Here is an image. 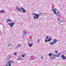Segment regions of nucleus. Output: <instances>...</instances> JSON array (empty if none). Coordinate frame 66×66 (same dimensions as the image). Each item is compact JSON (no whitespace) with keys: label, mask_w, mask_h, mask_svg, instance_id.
<instances>
[{"label":"nucleus","mask_w":66,"mask_h":66,"mask_svg":"<svg viewBox=\"0 0 66 66\" xmlns=\"http://www.w3.org/2000/svg\"><path fill=\"white\" fill-rule=\"evenodd\" d=\"M34 15L35 16H34V19H38L39 17V14H36L34 13Z\"/></svg>","instance_id":"nucleus-1"},{"label":"nucleus","mask_w":66,"mask_h":66,"mask_svg":"<svg viewBox=\"0 0 66 66\" xmlns=\"http://www.w3.org/2000/svg\"><path fill=\"white\" fill-rule=\"evenodd\" d=\"M15 23L13 22L12 23H9L8 24V25H9L11 27H13V26H14V25Z\"/></svg>","instance_id":"nucleus-2"},{"label":"nucleus","mask_w":66,"mask_h":66,"mask_svg":"<svg viewBox=\"0 0 66 66\" xmlns=\"http://www.w3.org/2000/svg\"><path fill=\"white\" fill-rule=\"evenodd\" d=\"M52 11H53V12H54V14H57V13L56 12V11H55L57 10V9H56V8H55L54 9H52Z\"/></svg>","instance_id":"nucleus-3"},{"label":"nucleus","mask_w":66,"mask_h":66,"mask_svg":"<svg viewBox=\"0 0 66 66\" xmlns=\"http://www.w3.org/2000/svg\"><path fill=\"white\" fill-rule=\"evenodd\" d=\"M53 42L54 44H55V43H56L57 42V40L55 39L53 40Z\"/></svg>","instance_id":"nucleus-4"},{"label":"nucleus","mask_w":66,"mask_h":66,"mask_svg":"<svg viewBox=\"0 0 66 66\" xmlns=\"http://www.w3.org/2000/svg\"><path fill=\"white\" fill-rule=\"evenodd\" d=\"M21 9L22 10V12L23 13H25L26 12V10H24L23 8L22 7H21Z\"/></svg>","instance_id":"nucleus-5"},{"label":"nucleus","mask_w":66,"mask_h":66,"mask_svg":"<svg viewBox=\"0 0 66 66\" xmlns=\"http://www.w3.org/2000/svg\"><path fill=\"white\" fill-rule=\"evenodd\" d=\"M6 21L7 22H11L12 21V20L10 19H7L6 20Z\"/></svg>","instance_id":"nucleus-6"},{"label":"nucleus","mask_w":66,"mask_h":66,"mask_svg":"<svg viewBox=\"0 0 66 66\" xmlns=\"http://www.w3.org/2000/svg\"><path fill=\"white\" fill-rule=\"evenodd\" d=\"M60 55V53H58L56 55V57H59Z\"/></svg>","instance_id":"nucleus-7"},{"label":"nucleus","mask_w":66,"mask_h":66,"mask_svg":"<svg viewBox=\"0 0 66 66\" xmlns=\"http://www.w3.org/2000/svg\"><path fill=\"white\" fill-rule=\"evenodd\" d=\"M17 9L18 11H20V12H21V10L19 8L17 7Z\"/></svg>","instance_id":"nucleus-8"},{"label":"nucleus","mask_w":66,"mask_h":66,"mask_svg":"<svg viewBox=\"0 0 66 66\" xmlns=\"http://www.w3.org/2000/svg\"><path fill=\"white\" fill-rule=\"evenodd\" d=\"M61 57L63 59V60H65V57H64V56L63 55H62L61 56Z\"/></svg>","instance_id":"nucleus-9"},{"label":"nucleus","mask_w":66,"mask_h":66,"mask_svg":"<svg viewBox=\"0 0 66 66\" xmlns=\"http://www.w3.org/2000/svg\"><path fill=\"white\" fill-rule=\"evenodd\" d=\"M32 45H33V44L32 43H31L29 45V46L30 47H31L32 46Z\"/></svg>","instance_id":"nucleus-10"},{"label":"nucleus","mask_w":66,"mask_h":66,"mask_svg":"<svg viewBox=\"0 0 66 66\" xmlns=\"http://www.w3.org/2000/svg\"><path fill=\"white\" fill-rule=\"evenodd\" d=\"M2 12V13H4L5 12V11L4 10H1L0 11V13Z\"/></svg>","instance_id":"nucleus-11"},{"label":"nucleus","mask_w":66,"mask_h":66,"mask_svg":"<svg viewBox=\"0 0 66 66\" xmlns=\"http://www.w3.org/2000/svg\"><path fill=\"white\" fill-rule=\"evenodd\" d=\"M52 54L51 53H50L49 54H48V56L50 57L51 56V55H52Z\"/></svg>","instance_id":"nucleus-12"},{"label":"nucleus","mask_w":66,"mask_h":66,"mask_svg":"<svg viewBox=\"0 0 66 66\" xmlns=\"http://www.w3.org/2000/svg\"><path fill=\"white\" fill-rule=\"evenodd\" d=\"M45 38L46 39H48L49 38V36H46L45 37Z\"/></svg>","instance_id":"nucleus-13"},{"label":"nucleus","mask_w":66,"mask_h":66,"mask_svg":"<svg viewBox=\"0 0 66 66\" xmlns=\"http://www.w3.org/2000/svg\"><path fill=\"white\" fill-rule=\"evenodd\" d=\"M51 38H50L48 40V42H50V41H51Z\"/></svg>","instance_id":"nucleus-14"},{"label":"nucleus","mask_w":66,"mask_h":66,"mask_svg":"<svg viewBox=\"0 0 66 66\" xmlns=\"http://www.w3.org/2000/svg\"><path fill=\"white\" fill-rule=\"evenodd\" d=\"M53 43H53V42H51L50 43V44L51 45H53Z\"/></svg>","instance_id":"nucleus-15"},{"label":"nucleus","mask_w":66,"mask_h":66,"mask_svg":"<svg viewBox=\"0 0 66 66\" xmlns=\"http://www.w3.org/2000/svg\"><path fill=\"white\" fill-rule=\"evenodd\" d=\"M14 55H17V53L16 52L14 53Z\"/></svg>","instance_id":"nucleus-16"},{"label":"nucleus","mask_w":66,"mask_h":66,"mask_svg":"<svg viewBox=\"0 0 66 66\" xmlns=\"http://www.w3.org/2000/svg\"><path fill=\"white\" fill-rule=\"evenodd\" d=\"M22 57H24V56H25V55L24 54H22Z\"/></svg>","instance_id":"nucleus-17"},{"label":"nucleus","mask_w":66,"mask_h":66,"mask_svg":"<svg viewBox=\"0 0 66 66\" xmlns=\"http://www.w3.org/2000/svg\"><path fill=\"white\" fill-rule=\"evenodd\" d=\"M53 56L54 57H56V55H55V54H54L53 55Z\"/></svg>","instance_id":"nucleus-18"},{"label":"nucleus","mask_w":66,"mask_h":66,"mask_svg":"<svg viewBox=\"0 0 66 66\" xmlns=\"http://www.w3.org/2000/svg\"><path fill=\"white\" fill-rule=\"evenodd\" d=\"M56 15H57V16H60V17H61V15H60V14H57Z\"/></svg>","instance_id":"nucleus-19"},{"label":"nucleus","mask_w":66,"mask_h":66,"mask_svg":"<svg viewBox=\"0 0 66 66\" xmlns=\"http://www.w3.org/2000/svg\"><path fill=\"white\" fill-rule=\"evenodd\" d=\"M40 41V40H39V39H38V41H37V42L38 43H39V41Z\"/></svg>","instance_id":"nucleus-20"},{"label":"nucleus","mask_w":66,"mask_h":66,"mask_svg":"<svg viewBox=\"0 0 66 66\" xmlns=\"http://www.w3.org/2000/svg\"><path fill=\"white\" fill-rule=\"evenodd\" d=\"M10 58H11V56H9V57H8V59H10Z\"/></svg>","instance_id":"nucleus-21"},{"label":"nucleus","mask_w":66,"mask_h":66,"mask_svg":"<svg viewBox=\"0 0 66 66\" xmlns=\"http://www.w3.org/2000/svg\"><path fill=\"white\" fill-rule=\"evenodd\" d=\"M55 59V57H52V58L51 59L52 60V59Z\"/></svg>","instance_id":"nucleus-22"},{"label":"nucleus","mask_w":66,"mask_h":66,"mask_svg":"<svg viewBox=\"0 0 66 66\" xmlns=\"http://www.w3.org/2000/svg\"><path fill=\"white\" fill-rule=\"evenodd\" d=\"M55 53H57L58 51H55Z\"/></svg>","instance_id":"nucleus-23"},{"label":"nucleus","mask_w":66,"mask_h":66,"mask_svg":"<svg viewBox=\"0 0 66 66\" xmlns=\"http://www.w3.org/2000/svg\"><path fill=\"white\" fill-rule=\"evenodd\" d=\"M45 42H46V43H47L48 42V40L46 39L45 40Z\"/></svg>","instance_id":"nucleus-24"},{"label":"nucleus","mask_w":66,"mask_h":66,"mask_svg":"<svg viewBox=\"0 0 66 66\" xmlns=\"http://www.w3.org/2000/svg\"><path fill=\"white\" fill-rule=\"evenodd\" d=\"M58 21H59V22H61V21H60V19H58Z\"/></svg>","instance_id":"nucleus-25"},{"label":"nucleus","mask_w":66,"mask_h":66,"mask_svg":"<svg viewBox=\"0 0 66 66\" xmlns=\"http://www.w3.org/2000/svg\"><path fill=\"white\" fill-rule=\"evenodd\" d=\"M43 59H44V57H42L41 59H42V60H43Z\"/></svg>","instance_id":"nucleus-26"},{"label":"nucleus","mask_w":66,"mask_h":66,"mask_svg":"<svg viewBox=\"0 0 66 66\" xmlns=\"http://www.w3.org/2000/svg\"><path fill=\"white\" fill-rule=\"evenodd\" d=\"M57 13H58V14H60V11H58L57 12Z\"/></svg>","instance_id":"nucleus-27"},{"label":"nucleus","mask_w":66,"mask_h":66,"mask_svg":"<svg viewBox=\"0 0 66 66\" xmlns=\"http://www.w3.org/2000/svg\"><path fill=\"white\" fill-rule=\"evenodd\" d=\"M20 44H19V46H17V48H18L19 47V46H20Z\"/></svg>","instance_id":"nucleus-28"},{"label":"nucleus","mask_w":66,"mask_h":66,"mask_svg":"<svg viewBox=\"0 0 66 66\" xmlns=\"http://www.w3.org/2000/svg\"><path fill=\"white\" fill-rule=\"evenodd\" d=\"M24 34H26V32H24Z\"/></svg>","instance_id":"nucleus-29"},{"label":"nucleus","mask_w":66,"mask_h":66,"mask_svg":"<svg viewBox=\"0 0 66 66\" xmlns=\"http://www.w3.org/2000/svg\"><path fill=\"white\" fill-rule=\"evenodd\" d=\"M28 44H29V42L28 43Z\"/></svg>","instance_id":"nucleus-30"},{"label":"nucleus","mask_w":66,"mask_h":66,"mask_svg":"<svg viewBox=\"0 0 66 66\" xmlns=\"http://www.w3.org/2000/svg\"><path fill=\"white\" fill-rule=\"evenodd\" d=\"M0 35H1V34H0Z\"/></svg>","instance_id":"nucleus-31"},{"label":"nucleus","mask_w":66,"mask_h":66,"mask_svg":"<svg viewBox=\"0 0 66 66\" xmlns=\"http://www.w3.org/2000/svg\"><path fill=\"white\" fill-rule=\"evenodd\" d=\"M19 60H20V59H19Z\"/></svg>","instance_id":"nucleus-32"}]
</instances>
